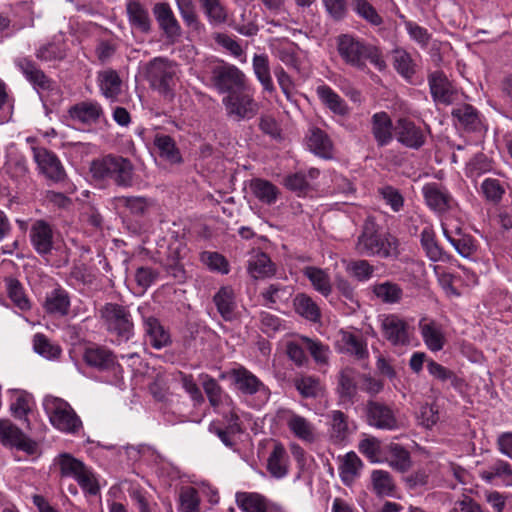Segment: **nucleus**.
I'll use <instances>...</instances> for the list:
<instances>
[{"instance_id":"nucleus-28","label":"nucleus","mask_w":512,"mask_h":512,"mask_svg":"<svg viewBox=\"0 0 512 512\" xmlns=\"http://www.w3.org/2000/svg\"><path fill=\"white\" fill-rule=\"evenodd\" d=\"M68 113L73 121L84 125H92L99 121L103 115V109L95 101H82L71 106Z\"/></svg>"},{"instance_id":"nucleus-8","label":"nucleus","mask_w":512,"mask_h":512,"mask_svg":"<svg viewBox=\"0 0 512 512\" xmlns=\"http://www.w3.org/2000/svg\"><path fill=\"white\" fill-rule=\"evenodd\" d=\"M147 77L152 86L161 93L167 94L171 90L176 75L175 65L164 57H155L146 66Z\"/></svg>"},{"instance_id":"nucleus-15","label":"nucleus","mask_w":512,"mask_h":512,"mask_svg":"<svg viewBox=\"0 0 512 512\" xmlns=\"http://www.w3.org/2000/svg\"><path fill=\"white\" fill-rule=\"evenodd\" d=\"M221 379L229 378L242 394L253 395L265 389L262 381L244 366H238L221 374Z\"/></svg>"},{"instance_id":"nucleus-38","label":"nucleus","mask_w":512,"mask_h":512,"mask_svg":"<svg viewBox=\"0 0 512 512\" xmlns=\"http://www.w3.org/2000/svg\"><path fill=\"white\" fill-rule=\"evenodd\" d=\"M250 189L253 195L266 205L275 204L280 194V190L276 185L262 178L252 179Z\"/></svg>"},{"instance_id":"nucleus-27","label":"nucleus","mask_w":512,"mask_h":512,"mask_svg":"<svg viewBox=\"0 0 512 512\" xmlns=\"http://www.w3.org/2000/svg\"><path fill=\"white\" fill-rule=\"evenodd\" d=\"M442 231L446 240L462 257L470 258L476 252L477 247L474 238L469 234L463 233L460 227H456L454 231H451L445 224H442Z\"/></svg>"},{"instance_id":"nucleus-13","label":"nucleus","mask_w":512,"mask_h":512,"mask_svg":"<svg viewBox=\"0 0 512 512\" xmlns=\"http://www.w3.org/2000/svg\"><path fill=\"white\" fill-rule=\"evenodd\" d=\"M14 63L16 68L38 94L53 90L54 81L50 79L32 59L28 57H18Z\"/></svg>"},{"instance_id":"nucleus-41","label":"nucleus","mask_w":512,"mask_h":512,"mask_svg":"<svg viewBox=\"0 0 512 512\" xmlns=\"http://www.w3.org/2000/svg\"><path fill=\"white\" fill-rule=\"evenodd\" d=\"M252 66L257 80L268 93L275 92V87L270 73V65L266 54H255L252 59Z\"/></svg>"},{"instance_id":"nucleus-60","label":"nucleus","mask_w":512,"mask_h":512,"mask_svg":"<svg viewBox=\"0 0 512 512\" xmlns=\"http://www.w3.org/2000/svg\"><path fill=\"white\" fill-rule=\"evenodd\" d=\"M5 282L8 296L14 305L24 311L30 309V301L26 297L21 283L15 278H7Z\"/></svg>"},{"instance_id":"nucleus-26","label":"nucleus","mask_w":512,"mask_h":512,"mask_svg":"<svg viewBox=\"0 0 512 512\" xmlns=\"http://www.w3.org/2000/svg\"><path fill=\"white\" fill-rule=\"evenodd\" d=\"M294 289L290 285L282 283H271L260 292L262 304L270 309H278L281 305L289 302L293 296Z\"/></svg>"},{"instance_id":"nucleus-31","label":"nucleus","mask_w":512,"mask_h":512,"mask_svg":"<svg viewBox=\"0 0 512 512\" xmlns=\"http://www.w3.org/2000/svg\"><path fill=\"white\" fill-rule=\"evenodd\" d=\"M3 170L14 182H25L29 176L28 161L25 156L19 153L7 155Z\"/></svg>"},{"instance_id":"nucleus-37","label":"nucleus","mask_w":512,"mask_h":512,"mask_svg":"<svg viewBox=\"0 0 512 512\" xmlns=\"http://www.w3.org/2000/svg\"><path fill=\"white\" fill-rule=\"evenodd\" d=\"M144 328L149 342L155 349H161L171 343L169 332L160 324L155 317H148L144 320Z\"/></svg>"},{"instance_id":"nucleus-55","label":"nucleus","mask_w":512,"mask_h":512,"mask_svg":"<svg viewBox=\"0 0 512 512\" xmlns=\"http://www.w3.org/2000/svg\"><path fill=\"white\" fill-rule=\"evenodd\" d=\"M294 307L296 312L307 320L312 322L320 320V308L310 296L304 293L296 295L294 298Z\"/></svg>"},{"instance_id":"nucleus-51","label":"nucleus","mask_w":512,"mask_h":512,"mask_svg":"<svg viewBox=\"0 0 512 512\" xmlns=\"http://www.w3.org/2000/svg\"><path fill=\"white\" fill-rule=\"evenodd\" d=\"M236 503L243 512H267L268 501L257 493L239 492Z\"/></svg>"},{"instance_id":"nucleus-61","label":"nucleus","mask_w":512,"mask_h":512,"mask_svg":"<svg viewBox=\"0 0 512 512\" xmlns=\"http://www.w3.org/2000/svg\"><path fill=\"white\" fill-rule=\"evenodd\" d=\"M32 396L24 391H15L12 395L10 410L12 415L18 419L26 417L31 411Z\"/></svg>"},{"instance_id":"nucleus-43","label":"nucleus","mask_w":512,"mask_h":512,"mask_svg":"<svg viewBox=\"0 0 512 512\" xmlns=\"http://www.w3.org/2000/svg\"><path fill=\"white\" fill-rule=\"evenodd\" d=\"M479 475L487 483L499 479L505 486L512 485V468L509 463L502 460H498L486 470L480 471Z\"/></svg>"},{"instance_id":"nucleus-49","label":"nucleus","mask_w":512,"mask_h":512,"mask_svg":"<svg viewBox=\"0 0 512 512\" xmlns=\"http://www.w3.org/2000/svg\"><path fill=\"white\" fill-rule=\"evenodd\" d=\"M393 67L406 80L412 79L416 73V63L412 56L404 49L397 48L392 55Z\"/></svg>"},{"instance_id":"nucleus-57","label":"nucleus","mask_w":512,"mask_h":512,"mask_svg":"<svg viewBox=\"0 0 512 512\" xmlns=\"http://www.w3.org/2000/svg\"><path fill=\"white\" fill-rule=\"evenodd\" d=\"M111 180L118 186H131L133 183V165L131 161L121 156H116Z\"/></svg>"},{"instance_id":"nucleus-24","label":"nucleus","mask_w":512,"mask_h":512,"mask_svg":"<svg viewBox=\"0 0 512 512\" xmlns=\"http://www.w3.org/2000/svg\"><path fill=\"white\" fill-rule=\"evenodd\" d=\"M152 12L159 28L167 38L175 39L181 35V26L168 3L154 4Z\"/></svg>"},{"instance_id":"nucleus-19","label":"nucleus","mask_w":512,"mask_h":512,"mask_svg":"<svg viewBox=\"0 0 512 512\" xmlns=\"http://www.w3.org/2000/svg\"><path fill=\"white\" fill-rule=\"evenodd\" d=\"M418 327L422 340L429 351L438 352L444 348L446 337L440 323L434 319L423 317L419 320Z\"/></svg>"},{"instance_id":"nucleus-52","label":"nucleus","mask_w":512,"mask_h":512,"mask_svg":"<svg viewBox=\"0 0 512 512\" xmlns=\"http://www.w3.org/2000/svg\"><path fill=\"white\" fill-rule=\"evenodd\" d=\"M99 86L106 98L115 99L121 92L122 81L115 70H105L99 73Z\"/></svg>"},{"instance_id":"nucleus-29","label":"nucleus","mask_w":512,"mask_h":512,"mask_svg":"<svg viewBox=\"0 0 512 512\" xmlns=\"http://www.w3.org/2000/svg\"><path fill=\"white\" fill-rule=\"evenodd\" d=\"M199 381L208 398L210 406L214 409H220L223 405L231 403V396L227 394L221 385L212 376L206 373L199 375Z\"/></svg>"},{"instance_id":"nucleus-58","label":"nucleus","mask_w":512,"mask_h":512,"mask_svg":"<svg viewBox=\"0 0 512 512\" xmlns=\"http://www.w3.org/2000/svg\"><path fill=\"white\" fill-rule=\"evenodd\" d=\"M33 348L36 353L49 359L59 358L62 350L59 345L53 344L44 334L36 333L33 337Z\"/></svg>"},{"instance_id":"nucleus-50","label":"nucleus","mask_w":512,"mask_h":512,"mask_svg":"<svg viewBox=\"0 0 512 512\" xmlns=\"http://www.w3.org/2000/svg\"><path fill=\"white\" fill-rule=\"evenodd\" d=\"M54 464L59 466L62 477H73L74 479L87 468L81 460L73 457L69 453L59 454L55 458Z\"/></svg>"},{"instance_id":"nucleus-36","label":"nucleus","mask_w":512,"mask_h":512,"mask_svg":"<svg viewBox=\"0 0 512 512\" xmlns=\"http://www.w3.org/2000/svg\"><path fill=\"white\" fill-rule=\"evenodd\" d=\"M338 343L342 352L353 355L357 359H365L368 357L367 344L359 335L342 331Z\"/></svg>"},{"instance_id":"nucleus-45","label":"nucleus","mask_w":512,"mask_h":512,"mask_svg":"<svg viewBox=\"0 0 512 512\" xmlns=\"http://www.w3.org/2000/svg\"><path fill=\"white\" fill-rule=\"evenodd\" d=\"M248 272L255 279H263L273 276L275 267L267 254L257 253L248 262Z\"/></svg>"},{"instance_id":"nucleus-20","label":"nucleus","mask_w":512,"mask_h":512,"mask_svg":"<svg viewBox=\"0 0 512 512\" xmlns=\"http://www.w3.org/2000/svg\"><path fill=\"white\" fill-rule=\"evenodd\" d=\"M366 416L368 424L376 428L392 430L397 427L394 411L384 403L369 401L366 406Z\"/></svg>"},{"instance_id":"nucleus-11","label":"nucleus","mask_w":512,"mask_h":512,"mask_svg":"<svg viewBox=\"0 0 512 512\" xmlns=\"http://www.w3.org/2000/svg\"><path fill=\"white\" fill-rule=\"evenodd\" d=\"M422 195L426 205L438 214H444L457 206V201L449 190L436 182L425 184Z\"/></svg>"},{"instance_id":"nucleus-56","label":"nucleus","mask_w":512,"mask_h":512,"mask_svg":"<svg viewBox=\"0 0 512 512\" xmlns=\"http://www.w3.org/2000/svg\"><path fill=\"white\" fill-rule=\"evenodd\" d=\"M208 21L212 25H221L227 21L228 11L221 0H198Z\"/></svg>"},{"instance_id":"nucleus-6","label":"nucleus","mask_w":512,"mask_h":512,"mask_svg":"<svg viewBox=\"0 0 512 512\" xmlns=\"http://www.w3.org/2000/svg\"><path fill=\"white\" fill-rule=\"evenodd\" d=\"M222 103L227 116L238 122L254 118L259 111V104L254 99V90L250 85L226 95Z\"/></svg>"},{"instance_id":"nucleus-23","label":"nucleus","mask_w":512,"mask_h":512,"mask_svg":"<svg viewBox=\"0 0 512 512\" xmlns=\"http://www.w3.org/2000/svg\"><path fill=\"white\" fill-rule=\"evenodd\" d=\"M126 15L132 30L148 34L152 29V19L147 7L138 0H126Z\"/></svg>"},{"instance_id":"nucleus-12","label":"nucleus","mask_w":512,"mask_h":512,"mask_svg":"<svg viewBox=\"0 0 512 512\" xmlns=\"http://www.w3.org/2000/svg\"><path fill=\"white\" fill-rule=\"evenodd\" d=\"M396 139L403 146L418 150L426 142L428 128L417 126L412 120L402 117L396 121L395 125Z\"/></svg>"},{"instance_id":"nucleus-63","label":"nucleus","mask_w":512,"mask_h":512,"mask_svg":"<svg viewBox=\"0 0 512 512\" xmlns=\"http://www.w3.org/2000/svg\"><path fill=\"white\" fill-rule=\"evenodd\" d=\"M346 271L356 280L360 282H366L373 277L375 267L371 265L367 260L359 259L350 261L346 265Z\"/></svg>"},{"instance_id":"nucleus-9","label":"nucleus","mask_w":512,"mask_h":512,"mask_svg":"<svg viewBox=\"0 0 512 512\" xmlns=\"http://www.w3.org/2000/svg\"><path fill=\"white\" fill-rule=\"evenodd\" d=\"M32 154L39 173L48 180L58 183L65 179L64 166L54 152L45 147H33Z\"/></svg>"},{"instance_id":"nucleus-21","label":"nucleus","mask_w":512,"mask_h":512,"mask_svg":"<svg viewBox=\"0 0 512 512\" xmlns=\"http://www.w3.org/2000/svg\"><path fill=\"white\" fill-rule=\"evenodd\" d=\"M451 116L455 123L469 132L480 131L483 127L479 111L471 104L462 101L454 105Z\"/></svg>"},{"instance_id":"nucleus-7","label":"nucleus","mask_w":512,"mask_h":512,"mask_svg":"<svg viewBox=\"0 0 512 512\" xmlns=\"http://www.w3.org/2000/svg\"><path fill=\"white\" fill-rule=\"evenodd\" d=\"M431 96L435 103L455 105L466 96L458 90L442 71H435L428 77Z\"/></svg>"},{"instance_id":"nucleus-40","label":"nucleus","mask_w":512,"mask_h":512,"mask_svg":"<svg viewBox=\"0 0 512 512\" xmlns=\"http://www.w3.org/2000/svg\"><path fill=\"white\" fill-rule=\"evenodd\" d=\"M213 301L217 307L218 312L224 320L229 321L234 318L236 302L235 293L232 287H221L214 295Z\"/></svg>"},{"instance_id":"nucleus-53","label":"nucleus","mask_w":512,"mask_h":512,"mask_svg":"<svg viewBox=\"0 0 512 512\" xmlns=\"http://www.w3.org/2000/svg\"><path fill=\"white\" fill-rule=\"evenodd\" d=\"M287 425L297 438L307 443L314 441V426L304 417L297 414H292L287 421Z\"/></svg>"},{"instance_id":"nucleus-2","label":"nucleus","mask_w":512,"mask_h":512,"mask_svg":"<svg viewBox=\"0 0 512 512\" xmlns=\"http://www.w3.org/2000/svg\"><path fill=\"white\" fill-rule=\"evenodd\" d=\"M355 251L365 257L397 258L400 253L399 241L382 231L373 220L367 219L356 239Z\"/></svg>"},{"instance_id":"nucleus-44","label":"nucleus","mask_w":512,"mask_h":512,"mask_svg":"<svg viewBox=\"0 0 512 512\" xmlns=\"http://www.w3.org/2000/svg\"><path fill=\"white\" fill-rule=\"evenodd\" d=\"M371 484L373 492L378 497L394 496L396 485L389 472L384 470H373L371 472Z\"/></svg>"},{"instance_id":"nucleus-32","label":"nucleus","mask_w":512,"mask_h":512,"mask_svg":"<svg viewBox=\"0 0 512 512\" xmlns=\"http://www.w3.org/2000/svg\"><path fill=\"white\" fill-rule=\"evenodd\" d=\"M320 171L317 168H310L308 171H299L292 174L287 175L284 178L283 184L284 186L299 196L306 194V192L310 189V180H315L318 178Z\"/></svg>"},{"instance_id":"nucleus-16","label":"nucleus","mask_w":512,"mask_h":512,"mask_svg":"<svg viewBox=\"0 0 512 512\" xmlns=\"http://www.w3.org/2000/svg\"><path fill=\"white\" fill-rule=\"evenodd\" d=\"M215 412L222 415L225 423L227 424V429L224 430L215 426H211L210 432L215 433L224 445H233L231 441V434H235L241 431L239 409L236 407L233 399H231V403L223 405L222 408L216 409Z\"/></svg>"},{"instance_id":"nucleus-5","label":"nucleus","mask_w":512,"mask_h":512,"mask_svg":"<svg viewBox=\"0 0 512 512\" xmlns=\"http://www.w3.org/2000/svg\"><path fill=\"white\" fill-rule=\"evenodd\" d=\"M210 86L219 94L230 95L249 85L245 73L233 64L219 61L210 66Z\"/></svg>"},{"instance_id":"nucleus-10","label":"nucleus","mask_w":512,"mask_h":512,"mask_svg":"<svg viewBox=\"0 0 512 512\" xmlns=\"http://www.w3.org/2000/svg\"><path fill=\"white\" fill-rule=\"evenodd\" d=\"M384 338L393 346H408L411 343L409 324L397 314L385 315L381 321Z\"/></svg>"},{"instance_id":"nucleus-59","label":"nucleus","mask_w":512,"mask_h":512,"mask_svg":"<svg viewBox=\"0 0 512 512\" xmlns=\"http://www.w3.org/2000/svg\"><path fill=\"white\" fill-rule=\"evenodd\" d=\"M119 207L127 208L131 214L142 216L150 206V202L143 196H119L115 199Z\"/></svg>"},{"instance_id":"nucleus-17","label":"nucleus","mask_w":512,"mask_h":512,"mask_svg":"<svg viewBox=\"0 0 512 512\" xmlns=\"http://www.w3.org/2000/svg\"><path fill=\"white\" fill-rule=\"evenodd\" d=\"M366 457L375 463H387L392 469L406 472L412 461L408 450H363Z\"/></svg>"},{"instance_id":"nucleus-14","label":"nucleus","mask_w":512,"mask_h":512,"mask_svg":"<svg viewBox=\"0 0 512 512\" xmlns=\"http://www.w3.org/2000/svg\"><path fill=\"white\" fill-rule=\"evenodd\" d=\"M29 240L38 255L43 257L51 254L54 245L52 224L44 219L33 221L29 229Z\"/></svg>"},{"instance_id":"nucleus-18","label":"nucleus","mask_w":512,"mask_h":512,"mask_svg":"<svg viewBox=\"0 0 512 512\" xmlns=\"http://www.w3.org/2000/svg\"><path fill=\"white\" fill-rule=\"evenodd\" d=\"M329 436L335 445H347L348 438L354 433L355 425L340 410H332L327 414Z\"/></svg>"},{"instance_id":"nucleus-3","label":"nucleus","mask_w":512,"mask_h":512,"mask_svg":"<svg viewBox=\"0 0 512 512\" xmlns=\"http://www.w3.org/2000/svg\"><path fill=\"white\" fill-rule=\"evenodd\" d=\"M99 313L106 330L116 337L117 342H127L134 336V322L128 307L106 303Z\"/></svg>"},{"instance_id":"nucleus-42","label":"nucleus","mask_w":512,"mask_h":512,"mask_svg":"<svg viewBox=\"0 0 512 512\" xmlns=\"http://www.w3.org/2000/svg\"><path fill=\"white\" fill-rule=\"evenodd\" d=\"M307 146L310 151L322 158L332 157V143L329 137L319 128L310 130L307 137Z\"/></svg>"},{"instance_id":"nucleus-22","label":"nucleus","mask_w":512,"mask_h":512,"mask_svg":"<svg viewBox=\"0 0 512 512\" xmlns=\"http://www.w3.org/2000/svg\"><path fill=\"white\" fill-rule=\"evenodd\" d=\"M0 444L11 448H34L38 445L7 419H0Z\"/></svg>"},{"instance_id":"nucleus-35","label":"nucleus","mask_w":512,"mask_h":512,"mask_svg":"<svg viewBox=\"0 0 512 512\" xmlns=\"http://www.w3.org/2000/svg\"><path fill=\"white\" fill-rule=\"evenodd\" d=\"M303 275L308 278L314 290L324 297H328L332 293V282L327 270L306 266L303 268Z\"/></svg>"},{"instance_id":"nucleus-48","label":"nucleus","mask_w":512,"mask_h":512,"mask_svg":"<svg viewBox=\"0 0 512 512\" xmlns=\"http://www.w3.org/2000/svg\"><path fill=\"white\" fill-rule=\"evenodd\" d=\"M290 458L287 450H272L267 458V471L274 478L280 479L287 475Z\"/></svg>"},{"instance_id":"nucleus-62","label":"nucleus","mask_w":512,"mask_h":512,"mask_svg":"<svg viewBox=\"0 0 512 512\" xmlns=\"http://www.w3.org/2000/svg\"><path fill=\"white\" fill-rule=\"evenodd\" d=\"M115 157L107 155L103 158L93 160L90 165V172L93 178L98 180L111 179L115 165Z\"/></svg>"},{"instance_id":"nucleus-30","label":"nucleus","mask_w":512,"mask_h":512,"mask_svg":"<svg viewBox=\"0 0 512 512\" xmlns=\"http://www.w3.org/2000/svg\"><path fill=\"white\" fill-rule=\"evenodd\" d=\"M370 289L378 301L387 305L400 303L404 295L402 287L389 280L375 283Z\"/></svg>"},{"instance_id":"nucleus-46","label":"nucleus","mask_w":512,"mask_h":512,"mask_svg":"<svg viewBox=\"0 0 512 512\" xmlns=\"http://www.w3.org/2000/svg\"><path fill=\"white\" fill-rule=\"evenodd\" d=\"M316 94L321 102L333 113L344 115L347 112V106L344 100L328 85L322 84L316 88Z\"/></svg>"},{"instance_id":"nucleus-39","label":"nucleus","mask_w":512,"mask_h":512,"mask_svg":"<svg viewBox=\"0 0 512 512\" xmlns=\"http://www.w3.org/2000/svg\"><path fill=\"white\" fill-rule=\"evenodd\" d=\"M420 243L426 256L433 262L444 261L447 257L439 245L432 227L426 226L420 233Z\"/></svg>"},{"instance_id":"nucleus-47","label":"nucleus","mask_w":512,"mask_h":512,"mask_svg":"<svg viewBox=\"0 0 512 512\" xmlns=\"http://www.w3.org/2000/svg\"><path fill=\"white\" fill-rule=\"evenodd\" d=\"M154 145L158 150L159 156L164 160L172 164L181 162L182 158L179 149L176 147L173 138L169 135L156 134Z\"/></svg>"},{"instance_id":"nucleus-25","label":"nucleus","mask_w":512,"mask_h":512,"mask_svg":"<svg viewBox=\"0 0 512 512\" xmlns=\"http://www.w3.org/2000/svg\"><path fill=\"white\" fill-rule=\"evenodd\" d=\"M83 359L88 366L100 371L112 370L117 364L116 357L111 350L96 344L85 348Z\"/></svg>"},{"instance_id":"nucleus-54","label":"nucleus","mask_w":512,"mask_h":512,"mask_svg":"<svg viewBox=\"0 0 512 512\" xmlns=\"http://www.w3.org/2000/svg\"><path fill=\"white\" fill-rule=\"evenodd\" d=\"M362 465V461L354 451L346 453L339 466L342 481L350 484L359 475Z\"/></svg>"},{"instance_id":"nucleus-64","label":"nucleus","mask_w":512,"mask_h":512,"mask_svg":"<svg viewBox=\"0 0 512 512\" xmlns=\"http://www.w3.org/2000/svg\"><path fill=\"white\" fill-rule=\"evenodd\" d=\"M306 350H308L313 357L314 361L319 365H327L331 354L328 345L323 344L318 340H313L307 337H302Z\"/></svg>"},{"instance_id":"nucleus-34","label":"nucleus","mask_w":512,"mask_h":512,"mask_svg":"<svg viewBox=\"0 0 512 512\" xmlns=\"http://www.w3.org/2000/svg\"><path fill=\"white\" fill-rule=\"evenodd\" d=\"M372 134L379 146H385L392 140V120L386 112H377L372 116Z\"/></svg>"},{"instance_id":"nucleus-4","label":"nucleus","mask_w":512,"mask_h":512,"mask_svg":"<svg viewBox=\"0 0 512 512\" xmlns=\"http://www.w3.org/2000/svg\"><path fill=\"white\" fill-rule=\"evenodd\" d=\"M44 410L53 427L65 433H77L82 421L71 405L58 397L47 396L43 401Z\"/></svg>"},{"instance_id":"nucleus-1","label":"nucleus","mask_w":512,"mask_h":512,"mask_svg":"<svg viewBox=\"0 0 512 512\" xmlns=\"http://www.w3.org/2000/svg\"><path fill=\"white\" fill-rule=\"evenodd\" d=\"M336 46L342 61L356 70L365 71L367 61L379 71H383L387 67L382 51L377 46L369 44L355 35L340 34L336 38Z\"/></svg>"},{"instance_id":"nucleus-33","label":"nucleus","mask_w":512,"mask_h":512,"mask_svg":"<svg viewBox=\"0 0 512 512\" xmlns=\"http://www.w3.org/2000/svg\"><path fill=\"white\" fill-rule=\"evenodd\" d=\"M70 308V297L68 292L61 288H55L45 298L44 309L48 314L64 316Z\"/></svg>"}]
</instances>
